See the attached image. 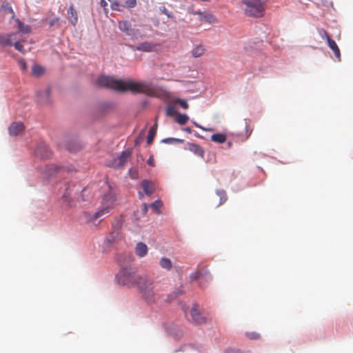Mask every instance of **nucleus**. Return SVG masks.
<instances>
[{"mask_svg":"<svg viewBox=\"0 0 353 353\" xmlns=\"http://www.w3.org/2000/svg\"><path fill=\"white\" fill-rule=\"evenodd\" d=\"M13 45L14 46V48L22 52V53H24L25 51L23 50V45L21 44V41L19 40V39L17 37V40L14 41L13 42Z\"/></svg>","mask_w":353,"mask_h":353,"instance_id":"obj_30","label":"nucleus"},{"mask_svg":"<svg viewBox=\"0 0 353 353\" xmlns=\"http://www.w3.org/2000/svg\"><path fill=\"white\" fill-rule=\"evenodd\" d=\"M204 19L206 21L209 23H213L215 21V18L212 14H208L204 15Z\"/></svg>","mask_w":353,"mask_h":353,"instance_id":"obj_37","label":"nucleus"},{"mask_svg":"<svg viewBox=\"0 0 353 353\" xmlns=\"http://www.w3.org/2000/svg\"><path fill=\"white\" fill-rule=\"evenodd\" d=\"M125 4L128 8H134L137 5L136 0H128L125 1Z\"/></svg>","mask_w":353,"mask_h":353,"instance_id":"obj_38","label":"nucleus"},{"mask_svg":"<svg viewBox=\"0 0 353 353\" xmlns=\"http://www.w3.org/2000/svg\"><path fill=\"white\" fill-rule=\"evenodd\" d=\"M109 1H111L112 0H108Z\"/></svg>","mask_w":353,"mask_h":353,"instance_id":"obj_53","label":"nucleus"},{"mask_svg":"<svg viewBox=\"0 0 353 353\" xmlns=\"http://www.w3.org/2000/svg\"><path fill=\"white\" fill-rule=\"evenodd\" d=\"M141 278V274H137L136 270L130 267L122 268L116 276L118 283L128 288L137 287Z\"/></svg>","mask_w":353,"mask_h":353,"instance_id":"obj_3","label":"nucleus"},{"mask_svg":"<svg viewBox=\"0 0 353 353\" xmlns=\"http://www.w3.org/2000/svg\"><path fill=\"white\" fill-rule=\"evenodd\" d=\"M143 191L147 195H151L154 192L153 185L148 180H143L141 183Z\"/></svg>","mask_w":353,"mask_h":353,"instance_id":"obj_20","label":"nucleus"},{"mask_svg":"<svg viewBox=\"0 0 353 353\" xmlns=\"http://www.w3.org/2000/svg\"><path fill=\"white\" fill-rule=\"evenodd\" d=\"M205 51V48L203 45H197L191 51L192 56L194 58L201 57Z\"/></svg>","mask_w":353,"mask_h":353,"instance_id":"obj_19","label":"nucleus"},{"mask_svg":"<svg viewBox=\"0 0 353 353\" xmlns=\"http://www.w3.org/2000/svg\"><path fill=\"white\" fill-rule=\"evenodd\" d=\"M242 8L245 15L262 17L265 11V0H241Z\"/></svg>","mask_w":353,"mask_h":353,"instance_id":"obj_4","label":"nucleus"},{"mask_svg":"<svg viewBox=\"0 0 353 353\" xmlns=\"http://www.w3.org/2000/svg\"><path fill=\"white\" fill-rule=\"evenodd\" d=\"M128 173H129L130 176L133 179H136L139 176L138 171L135 169H132V168L130 169L128 171Z\"/></svg>","mask_w":353,"mask_h":353,"instance_id":"obj_32","label":"nucleus"},{"mask_svg":"<svg viewBox=\"0 0 353 353\" xmlns=\"http://www.w3.org/2000/svg\"><path fill=\"white\" fill-rule=\"evenodd\" d=\"M65 147L68 151H70L71 152H76L81 148V145H79V143H77V141L76 140L68 141L65 143Z\"/></svg>","mask_w":353,"mask_h":353,"instance_id":"obj_18","label":"nucleus"},{"mask_svg":"<svg viewBox=\"0 0 353 353\" xmlns=\"http://www.w3.org/2000/svg\"><path fill=\"white\" fill-rule=\"evenodd\" d=\"M100 5L105 8L108 6V3L105 0H101Z\"/></svg>","mask_w":353,"mask_h":353,"instance_id":"obj_45","label":"nucleus"},{"mask_svg":"<svg viewBox=\"0 0 353 353\" xmlns=\"http://www.w3.org/2000/svg\"><path fill=\"white\" fill-rule=\"evenodd\" d=\"M119 6H120L119 3L116 1L111 3V8L112 10H120Z\"/></svg>","mask_w":353,"mask_h":353,"instance_id":"obj_40","label":"nucleus"},{"mask_svg":"<svg viewBox=\"0 0 353 353\" xmlns=\"http://www.w3.org/2000/svg\"><path fill=\"white\" fill-rule=\"evenodd\" d=\"M50 95V88H46L43 90L39 91L37 94V97L41 103H48V99Z\"/></svg>","mask_w":353,"mask_h":353,"instance_id":"obj_15","label":"nucleus"},{"mask_svg":"<svg viewBox=\"0 0 353 353\" xmlns=\"http://www.w3.org/2000/svg\"><path fill=\"white\" fill-rule=\"evenodd\" d=\"M183 140L179 139H174V138H167L162 140V142L166 143H182Z\"/></svg>","mask_w":353,"mask_h":353,"instance_id":"obj_31","label":"nucleus"},{"mask_svg":"<svg viewBox=\"0 0 353 353\" xmlns=\"http://www.w3.org/2000/svg\"><path fill=\"white\" fill-rule=\"evenodd\" d=\"M148 246L143 243H138L135 248L136 254L139 257L145 256L148 253Z\"/></svg>","mask_w":353,"mask_h":353,"instance_id":"obj_16","label":"nucleus"},{"mask_svg":"<svg viewBox=\"0 0 353 353\" xmlns=\"http://www.w3.org/2000/svg\"><path fill=\"white\" fill-rule=\"evenodd\" d=\"M195 14H199V15H202L203 14V13L201 12H196Z\"/></svg>","mask_w":353,"mask_h":353,"instance_id":"obj_49","label":"nucleus"},{"mask_svg":"<svg viewBox=\"0 0 353 353\" xmlns=\"http://www.w3.org/2000/svg\"><path fill=\"white\" fill-rule=\"evenodd\" d=\"M68 18L73 26H76L78 23V14L75 10L73 4H71L67 10Z\"/></svg>","mask_w":353,"mask_h":353,"instance_id":"obj_14","label":"nucleus"},{"mask_svg":"<svg viewBox=\"0 0 353 353\" xmlns=\"http://www.w3.org/2000/svg\"><path fill=\"white\" fill-rule=\"evenodd\" d=\"M200 287H201V288H205V286H204V285H203L201 283L200 284Z\"/></svg>","mask_w":353,"mask_h":353,"instance_id":"obj_52","label":"nucleus"},{"mask_svg":"<svg viewBox=\"0 0 353 353\" xmlns=\"http://www.w3.org/2000/svg\"><path fill=\"white\" fill-rule=\"evenodd\" d=\"M137 288L142 299L148 303H153L158 299L154 280L148 274H141Z\"/></svg>","mask_w":353,"mask_h":353,"instance_id":"obj_2","label":"nucleus"},{"mask_svg":"<svg viewBox=\"0 0 353 353\" xmlns=\"http://www.w3.org/2000/svg\"><path fill=\"white\" fill-rule=\"evenodd\" d=\"M159 265L161 268L166 270H170L172 268V263L171 260L167 257H163L160 259Z\"/></svg>","mask_w":353,"mask_h":353,"instance_id":"obj_21","label":"nucleus"},{"mask_svg":"<svg viewBox=\"0 0 353 353\" xmlns=\"http://www.w3.org/2000/svg\"><path fill=\"white\" fill-rule=\"evenodd\" d=\"M166 114L168 116H170V117L174 116L175 114V109H174V108L172 107V106H168L166 108Z\"/></svg>","mask_w":353,"mask_h":353,"instance_id":"obj_36","label":"nucleus"},{"mask_svg":"<svg viewBox=\"0 0 353 353\" xmlns=\"http://www.w3.org/2000/svg\"><path fill=\"white\" fill-rule=\"evenodd\" d=\"M9 10H10V12L13 13V10H12V9L11 8H9Z\"/></svg>","mask_w":353,"mask_h":353,"instance_id":"obj_51","label":"nucleus"},{"mask_svg":"<svg viewBox=\"0 0 353 353\" xmlns=\"http://www.w3.org/2000/svg\"><path fill=\"white\" fill-rule=\"evenodd\" d=\"M118 27L121 31L130 37L136 35L139 31L137 29L132 28L131 23L126 20L119 21Z\"/></svg>","mask_w":353,"mask_h":353,"instance_id":"obj_7","label":"nucleus"},{"mask_svg":"<svg viewBox=\"0 0 353 353\" xmlns=\"http://www.w3.org/2000/svg\"><path fill=\"white\" fill-rule=\"evenodd\" d=\"M328 46L333 51L336 58L338 61H341V52L340 50L336 45V42L332 39H329L328 41H327Z\"/></svg>","mask_w":353,"mask_h":353,"instance_id":"obj_17","label":"nucleus"},{"mask_svg":"<svg viewBox=\"0 0 353 353\" xmlns=\"http://www.w3.org/2000/svg\"><path fill=\"white\" fill-rule=\"evenodd\" d=\"M162 12L166 14L169 18H171L172 17V15L167 10V9L165 8H163V9L162 10Z\"/></svg>","mask_w":353,"mask_h":353,"instance_id":"obj_43","label":"nucleus"},{"mask_svg":"<svg viewBox=\"0 0 353 353\" xmlns=\"http://www.w3.org/2000/svg\"><path fill=\"white\" fill-rule=\"evenodd\" d=\"M162 201L160 200H157L150 205V207L156 214H160L161 213L160 208L162 207Z\"/></svg>","mask_w":353,"mask_h":353,"instance_id":"obj_25","label":"nucleus"},{"mask_svg":"<svg viewBox=\"0 0 353 353\" xmlns=\"http://www.w3.org/2000/svg\"><path fill=\"white\" fill-rule=\"evenodd\" d=\"M97 84L101 87L111 88L119 92L130 91L133 94H144L148 96H152L155 93L153 84L147 81H123L112 77L100 76L97 79Z\"/></svg>","mask_w":353,"mask_h":353,"instance_id":"obj_1","label":"nucleus"},{"mask_svg":"<svg viewBox=\"0 0 353 353\" xmlns=\"http://www.w3.org/2000/svg\"><path fill=\"white\" fill-rule=\"evenodd\" d=\"M246 335L250 339H258L260 338V334L254 332H248Z\"/></svg>","mask_w":353,"mask_h":353,"instance_id":"obj_35","label":"nucleus"},{"mask_svg":"<svg viewBox=\"0 0 353 353\" xmlns=\"http://www.w3.org/2000/svg\"><path fill=\"white\" fill-rule=\"evenodd\" d=\"M211 140L215 143H223L226 141V136L221 133L214 134L211 136Z\"/></svg>","mask_w":353,"mask_h":353,"instance_id":"obj_23","label":"nucleus"},{"mask_svg":"<svg viewBox=\"0 0 353 353\" xmlns=\"http://www.w3.org/2000/svg\"><path fill=\"white\" fill-rule=\"evenodd\" d=\"M131 152L128 150L121 152V154L117 158H114L108 161L107 164L109 167L114 168H123L128 161L130 159Z\"/></svg>","mask_w":353,"mask_h":353,"instance_id":"obj_5","label":"nucleus"},{"mask_svg":"<svg viewBox=\"0 0 353 353\" xmlns=\"http://www.w3.org/2000/svg\"><path fill=\"white\" fill-rule=\"evenodd\" d=\"M187 150H190L192 153H194L195 155L203 158L205 154V151L203 148L200 146L198 144L192 143H188L187 144Z\"/></svg>","mask_w":353,"mask_h":353,"instance_id":"obj_13","label":"nucleus"},{"mask_svg":"<svg viewBox=\"0 0 353 353\" xmlns=\"http://www.w3.org/2000/svg\"><path fill=\"white\" fill-rule=\"evenodd\" d=\"M24 130V125L21 122H13L9 127V134L11 136H17Z\"/></svg>","mask_w":353,"mask_h":353,"instance_id":"obj_12","label":"nucleus"},{"mask_svg":"<svg viewBox=\"0 0 353 353\" xmlns=\"http://www.w3.org/2000/svg\"><path fill=\"white\" fill-rule=\"evenodd\" d=\"M112 205H107L103 208V209L95 212L94 215V220L101 218L103 215L108 214L112 209Z\"/></svg>","mask_w":353,"mask_h":353,"instance_id":"obj_22","label":"nucleus"},{"mask_svg":"<svg viewBox=\"0 0 353 353\" xmlns=\"http://www.w3.org/2000/svg\"><path fill=\"white\" fill-rule=\"evenodd\" d=\"M176 121L181 124L184 125L188 120V117L186 114H178L175 119Z\"/></svg>","mask_w":353,"mask_h":353,"instance_id":"obj_29","label":"nucleus"},{"mask_svg":"<svg viewBox=\"0 0 353 353\" xmlns=\"http://www.w3.org/2000/svg\"><path fill=\"white\" fill-rule=\"evenodd\" d=\"M176 103L179 104L183 109H188V104L186 102V101L181 99H178L176 101Z\"/></svg>","mask_w":353,"mask_h":353,"instance_id":"obj_34","label":"nucleus"},{"mask_svg":"<svg viewBox=\"0 0 353 353\" xmlns=\"http://www.w3.org/2000/svg\"><path fill=\"white\" fill-rule=\"evenodd\" d=\"M182 294H183V292L181 290H179L178 292H173L172 296H174V297H176L178 295Z\"/></svg>","mask_w":353,"mask_h":353,"instance_id":"obj_46","label":"nucleus"},{"mask_svg":"<svg viewBox=\"0 0 353 353\" xmlns=\"http://www.w3.org/2000/svg\"><path fill=\"white\" fill-rule=\"evenodd\" d=\"M32 72L33 75L39 77L43 74L44 68L40 65H36L32 67Z\"/></svg>","mask_w":353,"mask_h":353,"instance_id":"obj_28","label":"nucleus"},{"mask_svg":"<svg viewBox=\"0 0 353 353\" xmlns=\"http://www.w3.org/2000/svg\"><path fill=\"white\" fill-rule=\"evenodd\" d=\"M183 130L189 134H190L192 132V130L189 127H186L185 128H183Z\"/></svg>","mask_w":353,"mask_h":353,"instance_id":"obj_48","label":"nucleus"},{"mask_svg":"<svg viewBox=\"0 0 353 353\" xmlns=\"http://www.w3.org/2000/svg\"><path fill=\"white\" fill-rule=\"evenodd\" d=\"M16 21L18 23L19 32H21L23 33L30 32L31 28L29 26H24V24L22 22H21L19 19H17Z\"/></svg>","mask_w":353,"mask_h":353,"instance_id":"obj_27","label":"nucleus"},{"mask_svg":"<svg viewBox=\"0 0 353 353\" xmlns=\"http://www.w3.org/2000/svg\"><path fill=\"white\" fill-rule=\"evenodd\" d=\"M245 128H246L247 132H248V137H249L250 136L252 130H249V125H246Z\"/></svg>","mask_w":353,"mask_h":353,"instance_id":"obj_47","label":"nucleus"},{"mask_svg":"<svg viewBox=\"0 0 353 353\" xmlns=\"http://www.w3.org/2000/svg\"><path fill=\"white\" fill-rule=\"evenodd\" d=\"M157 128V123H156L149 130L148 137H147V143L148 145L151 144L153 141L154 137L156 134Z\"/></svg>","mask_w":353,"mask_h":353,"instance_id":"obj_24","label":"nucleus"},{"mask_svg":"<svg viewBox=\"0 0 353 353\" xmlns=\"http://www.w3.org/2000/svg\"><path fill=\"white\" fill-rule=\"evenodd\" d=\"M161 46L158 43H153L149 41H145L137 44L136 46H131L133 50L141 51L144 52H157L160 49Z\"/></svg>","mask_w":353,"mask_h":353,"instance_id":"obj_6","label":"nucleus"},{"mask_svg":"<svg viewBox=\"0 0 353 353\" xmlns=\"http://www.w3.org/2000/svg\"><path fill=\"white\" fill-rule=\"evenodd\" d=\"M216 194L219 197V203H218V206L221 205L223 203H225L227 199V194L225 190H220L216 191Z\"/></svg>","mask_w":353,"mask_h":353,"instance_id":"obj_26","label":"nucleus"},{"mask_svg":"<svg viewBox=\"0 0 353 353\" xmlns=\"http://www.w3.org/2000/svg\"><path fill=\"white\" fill-rule=\"evenodd\" d=\"M148 164L150 165V166H154V160L152 157H150L148 160Z\"/></svg>","mask_w":353,"mask_h":353,"instance_id":"obj_42","label":"nucleus"},{"mask_svg":"<svg viewBox=\"0 0 353 353\" xmlns=\"http://www.w3.org/2000/svg\"><path fill=\"white\" fill-rule=\"evenodd\" d=\"M35 155L41 159H48L51 156V152L46 144L42 143L36 148Z\"/></svg>","mask_w":353,"mask_h":353,"instance_id":"obj_11","label":"nucleus"},{"mask_svg":"<svg viewBox=\"0 0 353 353\" xmlns=\"http://www.w3.org/2000/svg\"><path fill=\"white\" fill-rule=\"evenodd\" d=\"M199 279H203L206 281H210L212 279V277L207 270L201 269L196 271L190 276V279L192 281L197 280Z\"/></svg>","mask_w":353,"mask_h":353,"instance_id":"obj_9","label":"nucleus"},{"mask_svg":"<svg viewBox=\"0 0 353 353\" xmlns=\"http://www.w3.org/2000/svg\"><path fill=\"white\" fill-rule=\"evenodd\" d=\"M63 199H64L65 201H67V196H66V195H63Z\"/></svg>","mask_w":353,"mask_h":353,"instance_id":"obj_50","label":"nucleus"},{"mask_svg":"<svg viewBox=\"0 0 353 353\" xmlns=\"http://www.w3.org/2000/svg\"><path fill=\"white\" fill-rule=\"evenodd\" d=\"M190 315L193 322L196 324H203L207 322L206 318L201 314L196 305L192 307L190 310Z\"/></svg>","mask_w":353,"mask_h":353,"instance_id":"obj_10","label":"nucleus"},{"mask_svg":"<svg viewBox=\"0 0 353 353\" xmlns=\"http://www.w3.org/2000/svg\"><path fill=\"white\" fill-rule=\"evenodd\" d=\"M19 63L23 71H26L27 70V64L24 60H20Z\"/></svg>","mask_w":353,"mask_h":353,"instance_id":"obj_39","label":"nucleus"},{"mask_svg":"<svg viewBox=\"0 0 353 353\" xmlns=\"http://www.w3.org/2000/svg\"><path fill=\"white\" fill-rule=\"evenodd\" d=\"M142 211L144 214H146L148 212V206L146 203H143L142 206Z\"/></svg>","mask_w":353,"mask_h":353,"instance_id":"obj_44","label":"nucleus"},{"mask_svg":"<svg viewBox=\"0 0 353 353\" xmlns=\"http://www.w3.org/2000/svg\"><path fill=\"white\" fill-rule=\"evenodd\" d=\"M59 21V18H54L53 20H52L50 23H49V26L50 27H52L56 23H57Z\"/></svg>","mask_w":353,"mask_h":353,"instance_id":"obj_41","label":"nucleus"},{"mask_svg":"<svg viewBox=\"0 0 353 353\" xmlns=\"http://www.w3.org/2000/svg\"><path fill=\"white\" fill-rule=\"evenodd\" d=\"M18 32L11 33L8 34H0V45L3 46H11L13 45L14 41L17 40Z\"/></svg>","mask_w":353,"mask_h":353,"instance_id":"obj_8","label":"nucleus"},{"mask_svg":"<svg viewBox=\"0 0 353 353\" xmlns=\"http://www.w3.org/2000/svg\"><path fill=\"white\" fill-rule=\"evenodd\" d=\"M319 34L321 35L322 39H326L327 41H328L329 39H331V37L329 35V34L324 29H321L319 31Z\"/></svg>","mask_w":353,"mask_h":353,"instance_id":"obj_33","label":"nucleus"}]
</instances>
